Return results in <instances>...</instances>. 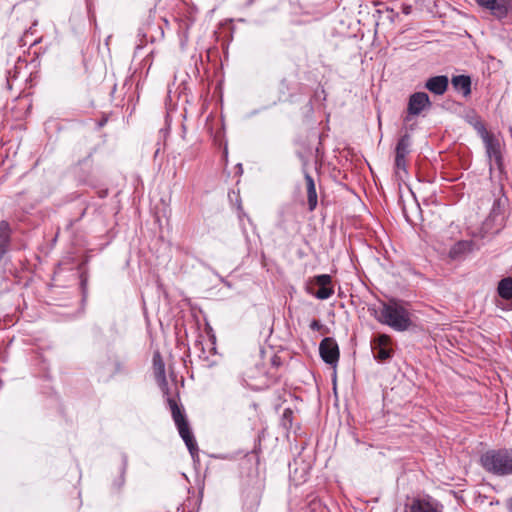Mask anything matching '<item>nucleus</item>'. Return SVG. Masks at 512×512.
Here are the masks:
<instances>
[{
    "label": "nucleus",
    "mask_w": 512,
    "mask_h": 512,
    "mask_svg": "<svg viewBox=\"0 0 512 512\" xmlns=\"http://www.w3.org/2000/svg\"><path fill=\"white\" fill-rule=\"evenodd\" d=\"M368 311L379 323L398 332L407 331L413 325L412 313L399 300L380 301L378 305H369Z\"/></svg>",
    "instance_id": "1"
},
{
    "label": "nucleus",
    "mask_w": 512,
    "mask_h": 512,
    "mask_svg": "<svg viewBox=\"0 0 512 512\" xmlns=\"http://www.w3.org/2000/svg\"><path fill=\"white\" fill-rule=\"evenodd\" d=\"M480 465L495 476L512 475V448L487 450L480 457Z\"/></svg>",
    "instance_id": "2"
},
{
    "label": "nucleus",
    "mask_w": 512,
    "mask_h": 512,
    "mask_svg": "<svg viewBox=\"0 0 512 512\" xmlns=\"http://www.w3.org/2000/svg\"><path fill=\"white\" fill-rule=\"evenodd\" d=\"M165 396L167 397L166 401L170 408L172 418L178 429L179 435L185 442L192 458L195 459V457H198V446L194 438V435L190 429L186 414L184 410L181 409V407L178 405L174 397L169 396V394Z\"/></svg>",
    "instance_id": "3"
},
{
    "label": "nucleus",
    "mask_w": 512,
    "mask_h": 512,
    "mask_svg": "<svg viewBox=\"0 0 512 512\" xmlns=\"http://www.w3.org/2000/svg\"><path fill=\"white\" fill-rule=\"evenodd\" d=\"M390 343V337L386 334H379L371 340V349L376 360L385 362L393 356Z\"/></svg>",
    "instance_id": "4"
},
{
    "label": "nucleus",
    "mask_w": 512,
    "mask_h": 512,
    "mask_svg": "<svg viewBox=\"0 0 512 512\" xmlns=\"http://www.w3.org/2000/svg\"><path fill=\"white\" fill-rule=\"evenodd\" d=\"M321 359L328 365L335 367L339 361V346L334 338L325 337L319 344Z\"/></svg>",
    "instance_id": "5"
},
{
    "label": "nucleus",
    "mask_w": 512,
    "mask_h": 512,
    "mask_svg": "<svg viewBox=\"0 0 512 512\" xmlns=\"http://www.w3.org/2000/svg\"><path fill=\"white\" fill-rule=\"evenodd\" d=\"M481 138L490 162H494L497 167H501L503 165V155L499 139L489 132L482 135Z\"/></svg>",
    "instance_id": "6"
},
{
    "label": "nucleus",
    "mask_w": 512,
    "mask_h": 512,
    "mask_svg": "<svg viewBox=\"0 0 512 512\" xmlns=\"http://www.w3.org/2000/svg\"><path fill=\"white\" fill-rule=\"evenodd\" d=\"M479 6L491 11L498 20L505 19L512 12L511 0H476Z\"/></svg>",
    "instance_id": "7"
},
{
    "label": "nucleus",
    "mask_w": 512,
    "mask_h": 512,
    "mask_svg": "<svg viewBox=\"0 0 512 512\" xmlns=\"http://www.w3.org/2000/svg\"><path fill=\"white\" fill-rule=\"evenodd\" d=\"M332 278L328 274L317 275L313 279V285L318 287L317 291L308 288V292L315 296L317 299L326 300L334 294V289L331 285Z\"/></svg>",
    "instance_id": "8"
},
{
    "label": "nucleus",
    "mask_w": 512,
    "mask_h": 512,
    "mask_svg": "<svg viewBox=\"0 0 512 512\" xmlns=\"http://www.w3.org/2000/svg\"><path fill=\"white\" fill-rule=\"evenodd\" d=\"M431 106V101L427 93L415 92L410 95L407 106L408 116L405 120H409V116H417L423 110Z\"/></svg>",
    "instance_id": "9"
},
{
    "label": "nucleus",
    "mask_w": 512,
    "mask_h": 512,
    "mask_svg": "<svg viewBox=\"0 0 512 512\" xmlns=\"http://www.w3.org/2000/svg\"><path fill=\"white\" fill-rule=\"evenodd\" d=\"M99 369L103 377L110 379L123 371V365L115 353H108L105 359L100 361Z\"/></svg>",
    "instance_id": "10"
},
{
    "label": "nucleus",
    "mask_w": 512,
    "mask_h": 512,
    "mask_svg": "<svg viewBox=\"0 0 512 512\" xmlns=\"http://www.w3.org/2000/svg\"><path fill=\"white\" fill-rule=\"evenodd\" d=\"M480 246L472 240H459L454 243L448 253V256L453 261L464 259L469 253L479 250Z\"/></svg>",
    "instance_id": "11"
},
{
    "label": "nucleus",
    "mask_w": 512,
    "mask_h": 512,
    "mask_svg": "<svg viewBox=\"0 0 512 512\" xmlns=\"http://www.w3.org/2000/svg\"><path fill=\"white\" fill-rule=\"evenodd\" d=\"M153 368L155 377L164 395H168L169 387L165 375V364L159 352L153 355Z\"/></svg>",
    "instance_id": "12"
},
{
    "label": "nucleus",
    "mask_w": 512,
    "mask_h": 512,
    "mask_svg": "<svg viewBox=\"0 0 512 512\" xmlns=\"http://www.w3.org/2000/svg\"><path fill=\"white\" fill-rule=\"evenodd\" d=\"M440 507L432 498H415L409 506V512H440Z\"/></svg>",
    "instance_id": "13"
},
{
    "label": "nucleus",
    "mask_w": 512,
    "mask_h": 512,
    "mask_svg": "<svg viewBox=\"0 0 512 512\" xmlns=\"http://www.w3.org/2000/svg\"><path fill=\"white\" fill-rule=\"evenodd\" d=\"M449 85V78L446 75H437L427 79L425 88L435 95H443Z\"/></svg>",
    "instance_id": "14"
},
{
    "label": "nucleus",
    "mask_w": 512,
    "mask_h": 512,
    "mask_svg": "<svg viewBox=\"0 0 512 512\" xmlns=\"http://www.w3.org/2000/svg\"><path fill=\"white\" fill-rule=\"evenodd\" d=\"M452 87L455 91L462 94L463 97H468L471 94V77L469 75H456L451 79Z\"/></svg>",
    "instance_id": "15"
},
{
    "label": "nucleus",
    "mask_w": 512,
    "mask_h": 512,
    "mask_svg": "<svg viewBox=\"0 0 512 512\" xmlns=\"http://www.w3.org/2000/svg\"><path fill=\"white\" fill-rule=\"evenodd\" d=\"M11 242V229L7 221H0V261L8 252Z\"/></svg>",
    "instance_id": "16"
},
{
    "label": "nucleus",
    "mask_w": 512,
    "mask_h": 512,
    "mask_svg": "<svg viewBox=\"0 0 512 512\" xmlns=\"http://www.w3.org/2000/svg\"><path fill=\"white\" fill-rule=\"evenodd\" d=\"M260 490L250 489L244 493L243 509L245 512H257L260 504Z\"/></svg>",
    "instance_id": "17"
},
{
    "label": "nucleus",
    "mask_w": 512,
    "mask_h": 512,
    "mask_svg": "<svg viewBox=\"0 0 512 512\" xmlns=\"http://www.w3.org/2000/svg\"><path fill=\"white\" fill-rule=\"evenodd\" d=\"M304 178L307 188L308 209L309 211H313L315 210L318 203L315 182L313 177L306 170H304Z\"/></svg>",
    "instance_id": "18"
},
{
    "label": "nucleus",
    "mask_w": 512,
    "mask_h": 512,
    "mask_svg": "<svg viewBox=\"0 0 512 512\" xmlns=\"http://www.w3.org/2000/svg\"><path fill=\"white\" fill-rule=\"evenodd\" d=\"M121 460H122V464L120 467V474L112 483V489L115 492H120L126 482L125 476H126V472H127V468H128V456L126 453H124V452L121 453Z\"/></svg>",
    "instance_id": "19"
},
{
    "label": "nucleus",
    "mask_w": 512,
    "mask_h": 512,
    "mask_svg": "<svg viewBox=\"0 0 512 512\" xmlns=\"http://www.w3.org/2000/svg\"><path fill=\"white\" fill-rule=\"evenodd\" d=\"M464 119L477 131L480 136L488 132L480 116L474 110L468 111L464 116Z\"/></svg>",
    "instance_id": "20"
},
{
    "label": "nucleus",
    "mask_w": 512,
    "mask_h": 512,
    "mask_svg": "<svg viewBox=\"0 0 512 512\" xmlns=\"http://www.w3.org/2000/svg\"><path fill=\"white\" fill-rule=\"evenodd\" d=\"M497 294L506 301L512 300V277H505L498 282Z\"/></svg>",
    "instance_id": "21"
},
{
    "label": "nucleus",
    "mask_w": 512,
    "mask_h": 512,
    "mask_svg": "<svg viewBox=\"0 0 512 512\" xmlns=\"http://www.w3.org/2000/svg\"><path fill=\"white\" fill-rule=\"evenodd\" d=\"M411 136L408 133L403 134L395 147V155L406 157L410 153Z\"/></svg>",
    "instance_id": "22"
},
{
    "label": "nucleus",
    "mask_w": 512,
    "mask_h": 512,
    "mask_svg": "<svg viewBox=\"0 0 512 512\" xmlns=\"http://www.w3.org/2000/svg\"><path fill=\"white\" fill-rule=\"evenodd\" d=\"M293 419V411L289 408L283 411L282 423L285 427L291 426Z\"/></svg>",
    "instance_id": "23"
},
{
    "label": "nucleus",
    "mask_w": 512,
    "mask_h": 512,
    "mask_svg": "<svg viewBox=\"0 0 512 512\" xmlns=\"http://www.w3.org/2000/svg\"><path fill=\"white\" fill-rule=\"evenodd\" d=\"M406 157L395 155V168L397 170L406 171Z\"/></svg>",
    "instance_id": "24"
},
{
    "label": "nucleus",
    "mask_w": 512,
    "mask_h": 512,
    "mask_svg": "<svg viewBox=\"0 0 512 512\" xmlns=\"http://www.w3.org/2000/svg\"><path fill=\"white\" fill-rule=\"evenodd\" d=\"M323 327L324 325L317 319L312 320L310 323V328L313 331H320Z\"/></svg>",
    "instance_id": "25"
},
{
    "label": "nucleus",
    "mask_w": 512,
    "mask_h": 512,
    "mask_svg": "<svg viewBox=\"0 0 512 512\" xmlns=\"http://www.w3.org/2000/svg\"><path fill=\"white\" fill-rule=\"evenodd\" d=\"M37 25V21H35L33 23V25L25 32L24 34V38H27L29 35H33L34 34V29L33 27Z\"/></svg>",
    "instance_id": "26"
},
{
    "label": "nucleus",
    "mask_w": 512,
    "mask_h": 512,
    "mask_svg": "<svg viewBox=\"0 0 512 512\" xmlns=\"http://www.w3.org/2000/svg\"><path fill=\"white\" fill-rule=\"evenodd\" d=\"M506 507L509 512H512V497L507 500Z\"/></svg>",
    "instance_id": "27"
},
{
    "label": "nucleus",
    "mask_w": 512,
    "mask_h": 512,
    "mask_svg": "<svg viewBox=\"0 0 512 512\" xmlns=\"http://www.w3.org/2000/svg\"><path fill=\"white\" fill-rule=\"evenodd\" d=\"M41 40H42V38H41V37H40V38H37V39H35V40H33V41L30 43V46H34V45H36L37 43L41 42Z\"/></svg>",
    "instance_id": "28"
},
{
    "label": "nucleus",
    "mask_w": 512,
    "mask_h": 512,
    "mask_svg": "<svg viewBox=\"0 0 512 512\" xmlns=\"http://www.w3.org/2000/svg\"><path fill=\"white\" fill-rule=\"evenodd\" d=\"M182 131H183L182 138H184L185 137V132H186V127L184 125H182Z\"/></svg>",
    "instance_id": "29"
},
{
    "label": "nucleus",
    "mask_w": 512,
    "mask_h": 512,
    "mask_svg": "<svg viewBox=\"0 0 512 512\" xmlns=\"http://www.w3.org/2000/svg\"><path fill=\"white\" fill-rule=\"evenodd\" d=\"M237 167H238V170L242 171V165L241 164H238Z\"/></svg>",
    "instance_id": "30"
}]
</instances>
